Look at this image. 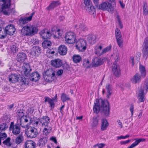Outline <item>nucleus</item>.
<instances>
[{"mask_svg":"<svg viewBox=\"0 0 148 148\" xmlns=\"http://www.w3.org/2000/svg\"><path fill=\"white\" fill-rule=\"evenodd\" d=\"M9 81L13 83H15L19 81V77L18 75L15 74H12L9 76Z\"/></svg>","mask_w":148,"mask_h":148,"instance_id":"nucleus-29","label":"nucleus"},{"mask_svg":"<svg viewBox=\"0 0 148 148\" xmlns=\"http://www.w3.org/2000/svg\"><path fill=\"white\" fill-rule=\"evenodd\" d=\"M99 119V116L98 115L95 116L93 117L92 119V123L91 124L92 127L94 128L97 126Z\"/></svg>","mask_w":148,"mask_h":148,"instance_id":"nucleus-34","label":"nucleus"},{"mask_svg":"<svg viewBox=\"0 0 148 148\" xmlns=\"http://www.w3.org/2000/svg\"><path fill=\"white\" fill-rule=\"evenodd\" d=\"M115 35L118 46L120 47H123V39L120 30L118 28L115 29Z\"/></svg>","mask_w":148,"mask_h":148,"instance_id":"nucleus-11","label":"nucleus"},{"mask_svg":"<svg viewBox=\"0 0 148 148\" xmlns=\"http://www.w3.org/2000/svg\"><path fill=\"white\" fill-rule=\"evenodd\" d=\"M130 135H127L125 136H118L117 139L119 140L121 139H124L126 138H128L130 137Z\"/></svg>","mask_w":148,"mask_h":148,"instance_id":"nucleus-57","label":"nucleus"},{"mask_svg":"<svg viewBox=\"0 0 148 148\" xmlns=\"http://www.w3.org/2000/svg\"><path fill=\"white\" fill-rule=\"evenodd\" d=\"M61 100L63 102H64L67 100H69L70 98L65 94L63 93L62 94L61 97Z\"/></svg>","mask_w":148,"mask_h":148,"instance_id":"nucleus-47","label":"nucleus"},{"mask_svg":"<svg viewBox=\"0 0 148 148\" xmlns=\"http://www.w3.org/2000/svg\"><path fill=\"white\" fill-rule=\"evenodd\" d=\"M40 34L42 38L45 40L49 39L51 36L50 32L45 30H42L40 32Z\"/></svg>","mask_w":148,"mask_h":148,"instance_id":"nucleus-22","label":"nucleus"},{"mask_svg":"<svg viewBox=\"0 0 148 148\" xmlns=\"http://www.w3.org/2000/svg\"><path fill=\"white\" fill-rule=\"evenodd\" d=\"M25 133L28 137L32 138L36 137L39 133L38 130L36 128L29 127L26 130Z\"/></svg>","mask_w":148,"mask_h":148,"instance_id":"nucleus-5","label":"nucleus"},{"mask_svg":"<svg viewBox=\"0 0 148 148\" xmlns=\"http://www.w3.org/2000/svg\"><path fill=\"white\" fill-rule=\"evenodd\" d=\"M10 138L8 137L4 140L3 143L4 144L8 146H11L12 145V143L10 142Z\"/></svg>","mask_w":148,"mask_h":148,"instance_id":"nucleus-49","label":"nucleus"},{"mask_svg":"<svg viewBox=\"0 0 148 148\" xmlns=\"http://www.w3.org/2000/svg\"><path fill=\"white\" fill-rule=\"evenodd\" d=\"M6 34L5 29L0 27V38H5L6 36Z\"/></svg>","mask_w":148,"mask_h":148,"instance_id":"nucleus-43","label":"nucleus"},{"mask_svg":"<svg viewBox=\"0 0 148 148\" xmlns=\"http://www.w3.org/2000/svg\"><path fill=\"white\" fill-rule=\"evenodd\" d=\"M25 148H35L36 143L32 140H27L25 143Z\"/></svg>","mask_w":148,"mask_h":148,"instance_id":"nucleus-30","label":"nucleus"},{"mask_svg":"<svg viewBox=\"0 0 148 148\" xmlns=\"http://www.w3.org/2000/svg\"><path fill=\"white\" fill-rule=\"evenodd\" d=\"M114 57V59L115 60V62L113 63V65L116 64V62L119 60V54L118 53H115L113 55Z\"/></svg>","mask_w":148,"mask_h":148,"instance_id":"nucleus-50","label":"nucleus"},{"mask_svg":"<svg viewBox=\"0 0 148 148\" xmlns=\"http://www.w3.org/2000/svg\"><path fill=\"white\" fill-rule=\"evenodd\" d=\"M142 53L144 58L146 60L148 56V37L144 39L142 45Z\"/></svg>","mask_w":148,"mask_h":148,"instance_id":"nucleus-10","label":"nucleus"},{"mask_svg":"<svg viewBox=\"0 0 148 148\" xmlns=\"http://www.w3.org/2000/svg\"><path fill=\"white\" fill-rule=\"evenodd\" d=\"M30 73L29 76L31 77L30 79L32 81L36 82L40 79V75L37 72H34L31 74Z\"/></svg>","mask_w":148,"mask_h":148,"instance_id":"nucleus-26","label":"nucleus"},{"mask_svg":"<svg viewBox=\"0 0 148 148\" xmlns=\"http://www.w3.org/2000/svg\"><path fill=\"white\" fill-rule=\"evenodd\" d=\"M93 112L97 114L99 111L103 112L106 116H108L110 114L109 103L107 100H103L102 99L99 100L96 99L94 103L93 107Z\"/></svg>","mask_w":148,"mask_h":148,"instance_id":"nucleus-1","label":"nucleus"},{"mask_svg":"<svg viewBox=\"0 0 148 148\" xmlns=\"http://www.w3.org/2000/svg\"><path fill=\"white\" fill-rule=\"evenodd\" d=\"M130 141V140H128L126 141H121L120 143L121 144H125L129 143Z\"/></svg>","mask_w":148,"mask_h":148,"instance_id":"nucleus-63","label":"nucleus"},{"mask_svg":"<svg viewBox=\"0 0 148 148\" xmlns=\"http://www.w3.org/2000/svg\"><path fill=\"white\" fill-rule=\"evenodd\" d=\"M113 65L114 66L112 67V69L113 74L116 77H119L120 75L121 74V71L120 67L119 66L116 64Z\"/></svg>","mask_w":148,"mask_h":148,"instance_id":"nucleus-21","label":"nucleus"},{"mask_svg":"<svg viewBox=\"0 0 148 148\" xmlns=\"http://www.w3.org/2000/svg\"><path fill=\"white\" fill-rule=\"evenodd\" d=\"M7 136V134L5 133H0V138L1 139L5 138Z\"/></svg>","mask_w":148,"mask_h":148,"instance_id":"nucleus-59","label":"nucleus"},{"mask_svg":"<svg viewBox=\"0 0 148 148\" xmlns=\"http://www.w3.org/2000/svg\"><path fill=\"white\" fill-rule=\"evenodd\" d=\"M24 110H21L19 109L16 112V115L18 116H19V118H21L24 116Z\"/></svg>","mask_w":148,"mask_h":148,"instance_id":"nucleus-45","label":"nucleus"},{"mask_svg":"<svg viewBox=\"0 0 148 148\" xmlns=\"http://www.w3.org/2000/svg\"><path fill=\"white\" fill-rule=\"evenodd\" d=\"M5 29L6 34L9 35H13L16 30L14 26L12 24L6 26Z\"/></svg>","mask_w":148,"mask_h":148,"instance_id":"nucleus-16","label":"nucleus"},{"mask_svg":"<svg viewBox=\"0 0 148 148\" xmlns=\"http://www.w3.org/2000/svg\"><path fill=\"white\" fill-rule=\"evenodd\" d=\"M60 4V3L59 1H53L51 2L47 8V9L48 10H53Z\"/></svg>","mask_w":148,"mask_h":148,"instance_id":"nucleus-27","label":"nucleus"},{"mask_svg":"<svg viewBox=\"0 0 148 148\" xmlns=\"http://www.w3.org/2000/svg\"><path fill=\"white\" fill-rule=\"evenodd\" d=\"M105 145V144L104 143L98 144V147L99 148H103Z\"/></svg>","mask_w":148,"mask_h":148,"instance_id":"nucleus-64","label":"nucleus"},{"mask_svg":"<svg viewBox=\"0 0 148 148\" xmlns=\"http://www.w3.org/2000/svg\"><path fill=\"white\" fill-rule=\"evenodd\" d=\"M20 119V125L23 128H26L28 127L31 122V119H30L29 123L26 124L28 122V119H29V117L27 116L24 115Z\"/></svg>","mask_w":148,"mask_h":148,"instance_id":"nucleus-13","label":"nucleus"},{"mask_svg":"<svg viewBox=\"0 0 148 148\" xmlns=\"http://www.w3.org/2000/svg\"><path fill=\"white\" fill-rule=\"evenodd\" d=\"M96 37V36L93 34L89 35L87 37L88 42L91 44H93L95 42Z\"/></svg>","mask_w":148,"mask_h":148,"instance_id":"nucleus-36","label":"nucleus"},{"mask_svg":"<svg viewBox=\"0 0 148 148\" xmlns=\"http://www.w3.org/2000/svg\"><path fill=\"white\" fill-rule=\"evenodd\" d=\"M79 27L82 30L84 31H86L88 29L87 27L83 24H80V25H79Z\"/></svg>","mask_w":148,"mask_h":148,"instance_id":"nucleus-53","label":"nucleus"},{"mask_svg":"<svg viewBox=\"0 0 148 148\" xmlns=\"http://www.w3.org/2000/svg\"><path fill=\"white\" fill-rule=\"evenodd\" d=\"M143 13L144 15H146L148 14V8L147 3L144 2L143 6Z\"/></svg>","mask_w":148,"mask_h":148,"instance_id":"nucleus-44","label":"nucleus"},{"mask_svg":"<svg viewBox=\"0 0 148 148\" xmlns=\"http://www.w3.org/2000/svg\"><path fill=\"white\" fill-rule=\"evenodd\" d=\"M38 31V29L35 25L27 24L23 27L20 33L22 36H28L34 35Z\"/></svg>","mask_w":148,"mask_h":148,"instance_id":"nucleus-2","label":"nucleus"},{"mask_svg":"<svg viewBox=\"0 0 148 148\" xmlns=\"http://www.w3.org/2000/svg\"><path fill=\"white\" fill-rule=\"evenodd\" d=\"M73 62L76 63L79 62L82 60L81 57L78 55H74L73 57Z\"/></svg>","mask_w":148,"mask_h":148,"instance_id":"nucleus-42","label":"nucleus"},{"mask_svg":"<svg viewBox=\"0 0 148 148\" xmlns=\"http://www.w3.org/2000/svg\"><path fill=\"white\" fill-rule=\"evenodd\" d=\"M22 68L25 75L27 77L29 76L30 73L32 70L29 64L26 63H24L22 66Z\"/></svg>","mask_w":148,"mask_h":148,"instance_id":"nucleus-17","label":"nucleus"},{"mask_svg":"<svg viewBox=\"0 0 148 148\" xmlns=\"http://www.w3.org/2000/svg\"><path fill=\"white\" fill-rule=\"evenodd\" d=\"M10 49L11 51L13 53L17 52L18 51V47L17 45H12L10 46Z\"/></svg>","mask_w":148,"mask_h":148,"instance_id":"nucleus-48","label":"nucleus"},{"mask_svg":"<svg viewBox=\"0 0 148 148\" xmlns=\"http://www.w3.org/2000/svg\"><path fill=\"white\" fill-rule=\"evenodd\" d=\"M45 100L44 102H48L50 105V107L52 108H54L55 107V103H54V99H51L49 97H45Z\"/></svg>","mask_w":148,"mask_h":148,"instance_id":"nucleus-31","label":"nucleus"},{"mask_svg":"<svg viewBox=\"0 0 148 148\" xmlns=\"http://www.w3.org/2000/svg\"><path fill=\"white\" fill-rule=\"evenodd\" d=\"M50 140L54 142L55 144H56L57 143L56 139L55 137L53 136L51 137L50 138Z\"/></svg>","mask_w":148,"mask_h":148,"instance_id":"nucleus-60","label":"nucleus"},{"mask_svg":"<svg viewBox=\"0 0 148 148\" xmlns=\"http://www.w3.org/2000/svg\"><path fill=\"white\" fill-rule=\"evenodd\" d=\"M17 60L20 62H23L27 59V56L25 53L20 52L17 56Z\"/></svg>","mask_w":148,"mask_h":148,"instance_id":"nucleus-24","label":"nucleus"},{"mask_svg":"<svg viewBox=\"0 0 148 148\" xmlns=\"http://www.w3.org/2000/svg\"><path fill=\"white\" fill-rule=\"evenodd\" d=\"M59 53L62 55H65L67 50V47L64 45H61L58 47V49Z\"/></svg>","mask_w":148,"mask_h":148,"instance_id":"nucleus-28","label":"nucleus"},{"mask_svg":"<svg viewBox=\"0 0 148 148\" xmlns=\"http://www.w3.org/2000/svg\"><path fill=\"white\" fill-rule=\"evenodd\" d=\"M105 59V58H99L97 57H95L92 60V67H97L103 64Z\"/></svg>","mask_w":148,"mask_h":148,"instance_id":"nucleus-14","label":"nucleus"},{"mask_svg":"<svg viewBox=\"0 0 148 148\" xmlns=\"http://www.w3.org/2000/svg\"><path fill=\"white\" fill-rule=\"evenodd\" d=\"M108 125L109 123L106 119H103L101 120V130L104 131L106 130Z\"/></svg>","mask_w":148,"mask_h":148,"instance_id":"nucleus-33","label":"nucleus"},{"mask_svg":"<svg viewBox=\"0 0 148 148\" xmlns=\"http://www.w3.org/2000/svg\"><path fill=\"white\" fill-rule=\"evenodd\" d=\"M85 4V9L90 14H94L95 13V9L92 5L90 0H84Z\"/></svg>","mask_w":148,"mask_h":148,"instance_id":"nucleus-7","label":"nucleus"},{"mask_svg":"<svg viewBox=\"0 0 148 148\" xmlns=\"http://www.w3.org/2000/svg\"><path fill=\"white\" fill-rule=\"evenodd\" d=\"M103 47L101 45H97L95 48V53L99 56L102 55L101 54L102 51L101 52Z\"/></svg>","mask_w":148,"mask_h":148,"instance_id":"nucleus-39","label":"nucleus"},{"mask_svg":"<svg viewBox=\"0 0 148 148\" xmlns=\"http://www.w3.org/2000/svg\"><path fill=\"white\" fill-rule=\"evenodd\" d=\"M24 140V138L21 134H19L16 138L15 139L16 143L19 144L21 143Z\"/></svg>","mask_w":148,"mask_h":148,"instance_id":"nucleus-40","label":"nucleus"},{"mask_svg":"<svg viewBox=\"0 0 148 148\" xmlns=\"http://www.w3.org/2000/svg\"><path fill=\"white\" fill-rule=\"evenodd\" d=\"M135 140H136V141L127 148H133L138 145L140 142H144L145 141V139L144 138H140L137 140L136 139Z\"/></svg>","mask_w":148,"mask_h":148,"instance_id":"nucleus-37","label":"nucleus"},{"mask_svg":"<svg viewBox=\"0 0 148 148\" xmlns=\"http://www.w3.org/2000/svg\"><path fill=\"white\" fill-rule=\"evenodd\" d=\"M63 72V70L60 69L57 72V74L58 76L60 75H62Z\"/></svg>","mask_w":148,"mask_h":148,"instance_id":"nucleus-61","label":"nucleus"},{"mask_svg":"<svg viewBox=\"0 0 148 148\" xmlns=\"http://www.w3.org/2000/svg\"><path fill=\"white\" fill-rule=\"evenodd\" d=\"M40 122V119L36 118V120L34 121V125L35 126H38L39 123Z\"/></svg>","mask_w":148,"mask_h":148,"instance_id":"nucleus-56","label":"nucleus"},{"mask_svg":"<svg viewBox=\"0 0 148 148\" xmlns=\"http://www.w3.org/2000/svg\"><path fill=\"white\" fill-rule=\"evenodd\" d=\"M10 5H8L7 7L6 6V5L2 6L1 12L4 14L8 16L11 14H13L15 12L14 8H12L11 9H10Z\"/></svg>","mask_w":148,"mask_h":148,"instance_id":"nucleus-15","label":"nucleus"},{"mask_svg":"<svg viewBox=\"0 0 148 148\" xmlns=\"http://www.w3.org/2000/svg\"><path fill=\"white\" fill-rule=\"evenodd\" d=\"M10 130L12 131V133L14 135L18 134L21 131L20 125L18 123H16L14 125V122H11L10 126Z\"/></svg>","mask_w":148,"mask_h":148,"instance_id":"nucleus-12","label":"nucleus"},{"mask_svg":"<svg viewBox=\"0 0 148 148\" xmlns=\"http://www.w3.org/2000/svg\"><path fill=\"white\" fill-rule=\"evenodd\" d=\"M139 71L140 73V75L142 78H144L146 75V71L144 66L140 65L139 67Z\"/></svg>","mask_w":148,"mask_h":148,"instance_id":"nucleus-35","label":"nucleus"},{"mask_svg":"<svg viewBox=\"0 0 148 148\" xmlns=\"http://www.w3.org/2000/svg\"><path fill=\"white\" fill-rule=\"evenodd\" d=\"M51 45V42L50 41L48 40V39L45 40L42 43V46L44 49L49 48Z\"/></svg>","mask_w":148,"mask_h":148,"instance_id":"nucleus-38","label":"nucleus"},{"mask_svg":"<svg viewBox=\"0 0 148 148\" xmlns=\"http://www.w3.org/2000/svg\"><path fill=\"white\" fill-rule=\"evenodd\" d=\"M98 8L103 10H107L109 12H112L114 10V7L111 3L108 2L102 3L100 5H98Z\"/></svg>","mask_w":148,"mask_h":148,"instance_id":"nucleus-6","label":"nucleus"},{"mask_svg":"<svg viewBox=\"0 0 148 148\" xmlns=\"http://www.w3.org/2000/svg\"><path fill=\"white\" fill-rule=\"evenodd\" d=\"M117 18L118 19V22L119 23V25L121 29H122L123 27V25L122 22L121 21L119 15L117 16Z\"/></svg>","mask_w":148,"mask_h":148,"instance_id":"nucleus-54","label":"nucleus"},{"mask_svg":"<svg viewBox=\"0 0 148 148\" xmlns=\"http://www.w3.org/2000/svg\"><path fill=\"white\" fill-rule=\"evenodd\" d=\"M41 52L40 47L38 46L33 47L31 51V54L34 56H38Z\"/></svg>","mask_w":148,"mask_h":148,"instance_id":"nucleus-25","label":"nucleus"},{"mask_svg":"<svg viewBox=\"0 0 148 148\" xmlns=\"http://www.w3.org/2000/svg\"><path fill=\"white\" fill-rule=\"evenodd\" d=\"M142 78H143L140 74L137 73L131 79V81L134 84L139 83L141 81Z\"/></svg>","mask_w":148,"mask_h":148,"instance_id":"nucleus-19","label":"nucleus"},{"mask_svg":"<svg viewBox=\"0 0 148 148\" xmlns=\"http://www.w3.org/2000/svg\"><path fill=\"white\" fill-rule=\"evenodd\" d=\"M30 21L27 17L21 16L18 19L17 23L18 25L23 27L24 26V25Z\"/></svg>","mask_w":148,"mask_h":148,"instance_id":"nucleus-20","label":"nucleus"},{"mask_svg":"<svg viewBox=\"0 0 148 148\" xmlns=\"http://www.w3.org/2000/svg\"><path fill=\"white\" fill-rule=\"evenodd\" d=\"M50 122L49 118L47 116H43L40 119V123L45 127L43 130V134L45 136L47 135L52 130V127L49 125Z\"/></svg>","mask_w":148,"mask_h":148,"instance_id":"nucleus-3","label":"nucleus"},{"mask_svg":"<svg viewBox=\"0 0 148 148\" xmlns=\"http://www.w3.org/2000/svg\"><path fill=\"white\" fill-rule=\"evenodd\" d=\"M19 81H18L20 82H22V84H25V77H21L20 78H19Z\"/></svg>","mask_w":148,"mask_h":148,"instance_id":"nucleus-55","label":"nucleus"},{"mask_svg":"<svg viewBox=\"0 0 148 148\" xmlns=\"http://www.w3.org/2000/svg\"><path fill=\"white\" fill-rule=\"evenodd\" d=\"M144 89L145 90L147 91L148 90V77L146 79L145 81L144 85Z\"/></svg>","mask_w":148,"mask_h":148,"instance_id":"nucleus-52","label":"nucleus"},{"mask_svg":"<svg viewBox=\"0 0 148 148\" xmlns=\"http://www.w3.org/2000/svg\"><path fill=\"white\" fill-rule=\"evenodd\" d=\"M134 105H131L130 108V110L131 113L132 115H133L134 111Z\"/></svg>","mask_w":148,"mask_h":148,"instance_id":"nucleus-62","label":"nucleus"},{"mask_svg":"<svg viewBox=\"0 0 148 148\" xmlns=\"http://www.w3.org/2000/svg\"><path fill=\"white\" fill-rule=\"evenodd\" d=\"M0 4L2 5H6L7 7L8 5L11 4V0H0Z\"/></svg>","mask_w":148,"mask_h":148,"instance_id":"nucleus-41","label":"nucleus"},{"mask_svg":"<svg viewBox=\"0 0 148 148\" xmlns=\"http://www.w3.org/2000/svg\"><path fill=\"white\" fill-rule=\"evenodd\" d=\"M83 65L86 69L89 68L90 67V65L89 64V61L88 60H84L83 61Z\"/></svg>","mask_w":148,"mask_h":148,"instance_id":"nucleus-46","label":"nucleus"},{"mask_svg":"<svg viewBox=\"0 0 148 148\" xmlns=\"http://www.w3.org/2000/svg\"><path fill=\"white\" fill-rule=\"evenodd\" d=\"M64 38L66 42L69 44H72L75 42V35L73 32H69L66 33Z\"/></svg>","mask_w":148,"mask_h":148,"instance_id":"nucleus-9","label":"nucleus"},{"mask_svg":"<svg viewBox=\"0 0 148 148\" xmlns=\"http://www.w3.org/2000/svg\"><path fill=\"white\" fill-rule=\"evenodd\" d=\"M86 43L83 39H79L76 43V46L77 49L79 51L84 52L86 48Z\"/></svg>","mask_w":148,"mask_h":148,"instance_id":"nucleus-8","label":"nucleus"},{"mask_svg":"<svg viewBox=\"0 0 148 148\" xmlns=\"http://www.w3.org/2000/svg\"><path fill=\"white\" fill-rule=\"evenodd\" d=\"M45 140L46 138H42L39 140L38 142L40 144L43 145L45 143Z\"/></svg>","mask_w":148,"mask_h":148,"instance_id":"nucleus-58","label":"nucleus"},{"mask_svg":"<svg viewBox=\"0 0 148 148\" xmlns=\"http://www.w3.org/2000/svg\"><path fill=\"white\" fill-rule=\"evenodd\" d=\"M111 45H110L109 46L106 47L102 51V53L101 54L103 55L105 53L108 52L109 51H110L111 49Z\"/></svg>","mask_w":148,"mask_h":148,"instance_id":"nucleus-51","label":"nucleus"},{"mask_svg":"<svg viewBox=\"0 0 148 148\" xmlns=\"http://www.w3.org/2000/svg\"><path fill=\"white\" fill-rule=\"evenodd\" d=\"M55 72L52 69L47 70L43 74V77L46 81L50 82L53 81L55 78Z\"/></svg>","mask_w":148,"mask_h":148,"instance_id":"nucleus-4","label":"nucleus"},{"mask_svg":"<svg viewBox=\"0 0 148 148\" xmlns=\"http://www.w3.org/2000/svg\"><path fill=\"white\" fill-rule=\"evenodd\" d=\"M106 88L107 91L106 96L109 99L112 94V86L110 84H107L106 85Z\"/></svg>","mask_w":148,"mask_h":148,"instance_id":"nucleus-32","label":"nucleus"},{"mask_svg":"<svg viewBox=\"0 0 148 148\" xmlns=\"http://www.w3.org/2000/svg\"><path fill=\"white\" fill-rule=\"evenodd\" d=\"M137 98L140 102H144L146 99L144 89L141 88L137 92Z\"/></svg>","mask_w":148,"mask_h":148,"instance_id":"nucleus-18","label":"nucleus"},{"mask_svg":"<svg viewBox=\"0 0 148 148\" xmlns=\"http://www.w3.org/2000/svg\"><path fill=\"white\" fill-rule=\"evenodd\" d=\"M52 66L56 68H59L61 67L62 64V60L59 59H55L52 60L51 61Z\"/></svg>","mask_w":148,"mask_h":148,"instance_id":"nucleus-23","label":"nucleus"}]
</instances>
